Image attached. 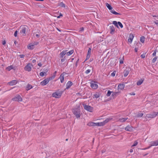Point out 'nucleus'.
Instances as JSON below:
<instances>
[{
    "label": "nucleus",
    "mask_w": 158,
    "mask_h": 158,
    "mask_svg": "<svg viewBox=\"0 0 158 158\" xmlns=\"http://www.w3.org/2000/svg\"><path fill=\"white\" fill-rule=\"evenodd\" d=\"M20 33L23 35H25L26 32L28 30V27L26 25L21 26L20 27Z\"/></svg>",
    "instance_id": "1"
},
{
    "label": "nucleus",
    "mask_w": 158,
    "mask_h": 158,
    "mask_svg": "<svg viewBox=\"0 0 158 158\" xmlns=\"http://www.w3.org/2000/svg\"><path fill=\"white\" fill-rule=\"evenodd\" d=\"M73 112L76 116V117L78 118L80 117V110L79 108H76L73 110Z\"/></svg>",
    "instance_id": "2"
},
{
    "label": "nucleus",
    "mask_w": 158,
    "mask_h": 158,
    "mask_svg": "<svg viewBox=\"0 0 158 158\" xmlns=\"http://www.w3.org/2000/svg\"><path fill=\"white\" fill-rule=\"evenodd\" d=\"M62 93L63 92L61 91H59V92H56L52 94V96L56 98H59L61 95Z\"/></svg>",
    "instance_id": "3"
},
{
    "label": "nucleus",
    "mask_w": 158,
    "mask_h": 158,
    "mask_svg": "<svg viewBox=\"0 0 158 158\" xmlns=\"http://www.w3.org/2000/svg\"><path fill=\"white\" fill-rule=\"evenodd\" d=\"M52 79V78L51 77H49V78L45 79L40 82V84L43 86L47 84L49 81Z\"/></svg>",
    "instance_id": "4"
},
{
    "label": "nucleus",
    "mask_w": 158,
    "mask_h": 158,
    "mask_svg": "<svg viewBox=\"0 0 158 158\" xmlns=\"http://www.w3.org/2000/svg\"><path fill=\"white\" fill-rule=\"evenodd\" d=\"M156 116V112H153L151 114H147L146 115V117L148 118H153Z\"/></svg>",
    "instance_id": "5"
},
{
    "label": "nucleus",
    "mask_w": 158,
    "mask_h": 158,
    "mask_svg": "<svg viewBox=\"0 0 158 158\" xmlns=\"http://www.w3.org/2000/svg\"><path fill=\"white\" fill-rule=\"evenodd\" d=\"M12 100L15 101H22V98L19 95L16 96L15 98H13Z\"/></svg>",
    "instance_id": "6"
},
{
    "label": "nucleus",
    "mask_w": 158,
    "mask_h": 158,
    "mask_svg": "<svg viewBox=\"0 0 158 158\" xmlns=\"http://www.w3.org/2000/svg\"><path fill=\"white\" fill-rule=\"evenodd\" d=\"M32 65L31 64H28L24 67V69L28 72L31 71V66Z\"/></svg>",
    "instance_id": "7"
},
{
    "label": "nucleus",
    "mask_w": 158,
    "mask_h": 158,
    "mask_svg": "<svg viewBox=\"0 0 158 158\" xmlns=\"http://www.w3.org/2000/svg\"><path fill=\"white\" fill-rule=\"evenodd\" d=\"M84 108L88 111L92 112L93 108L90 106L85 105L84 106Z\"/></svg>",
    "instance_id": "8"
},
{
    "label": "nucleus",
    "mask_w": 158,
    "mask_h": 158,
    "mask_svg": "<svg viewBox=\"0 0 158 158\" xmlns=\"http://www.w3.org/2000/svg\"><path fill=\"white\" fill-rule=\"evenodd\" d=\"M130 70V69L129 68H127L126 69L124 70L123 73L124 77H126L128 75Z\"/></svg>",
    "instance_id": "9"
},
{
    "label": "nucleus",
    "mask_w": 158,
    "mask_h": 158,
    "mask_svg": "<svg viewBox=\"0 0 158 158\" xmlns=\"http://www.w3.org/2000/svg\"><path fill=\"white\" fill-rule=\"evenodd\" d=\"M110 33L111 34H113L114 33L115 31V28L114 26L113 25L110 26Z\"/></svg>",
    "instance_id": "10"
},
{
    "label": "nucleus",
    "mask_w": 158,
    "mask_h": 158,
    "mask_svg": "<svg viewBox=\"0 0 158 158\" xmlns=\"http://www.w3.org/2000/svg\"><path fill=\"white\" fill-rule=\"evenodd\" d=\"M132 128V126L128 125L126 127L125 130L127 131L131 132L133 130Z\"/></svg>",
    "instance_id": "11"
},
{
    "label": "nucleus",
    "mask_w": 158,
    "mask_h": 158,
    "mask_svg": "<svg viewBox=\"0 0 158 158\" xmlns=\"http://www.w3.org/2000/svg\"><path fill=\"white\" fill-rule=\"evenodd\" d=\"M73 85V83L70 81H68L66 84V89H69L70 87Z\"/></svg>",
    "instance_id": "12"
},
{
    "label": "nucleus",
    "mask_w": 158,
    "mask_h": 158,
    "mask_svg": "<svg viewBox=\"0 0 158 158\" xmlns=\"http://www.w3.org/2000/svg\"><path fill=\"white\" fill-rule=\"evenodd\" d=\"M133 38L134 36L133 34H130L129 35V38L128 40V41L129 43H131L132 41Z\"/></svg>",
    "instance_id": "13"
},
{
    "label": "nucleus",
    "mask_w": 158,
    "mask_h": 158,
    "mask_svg": "<svg viewBox=\"0 0 158 158\" xmlns=\"http://www.w3.org/2000/svg\"><path fill=\"white\" fill-rule=\"evenodd\" d=\"M64 73L66 74L65 72H63V73H62L60 75V82L62 83L63 82L64 79Z\"/></svg>",
    "instance_id": "14"
},
{
    "label": "nucleus",
    "mask_w": 158,
    "mask_h": 158,
    "mask_svg": "<svg viewBox=\"0 0 158 158\" xmlns=\"http://www.w3.org/2000/svg\"><path fill=\"white\" fill-rule=\"evenodd\" d=\"M17 81L16 80H13L8 83L10 85H16L17 83Z\"/></svg>",
    "instance_id": "15"
},
{
    "label": "nucleus",
    "mask_w": 158,
    "mask_h": 158,
    "mask_svg": "<svg viewBox=\"0 0 158 158\" xmlns=\"http://www.w3.org/2000/svg\"><path fill=\"white\" fill-rule=\"evenodd\" d=\"M90 86L92 88L94 89H96L98 87V85L94 83H91Z\"/></svg>",
    "instance_id": "16"
},
{
    "label": "nucleus",
    "mask_w": 158,
    "mask_h": 158,
    "mask_svg": "<svg viewBox=\"0 0 158 158\" xmlns=\"http://www.w3.org/2000/svg\"><path fill=\"white\" fill-rule=\"evenodd\" d=\"M124 85L123 84H119L118 86V89H120L121 90H122L124 89Z\"/></svg>",
    "instance_id": "17"
},
{
    "label": "nucleus",
    "mask_w": 158,
    "mask_h": 158,
    "mask_svg": "<svg viewBox=\"0 0 158 158\" xmlns=\"http://www.w3.org/2000/svg\"><path fill=\"white\" fill-rule=\"evenodd\" d=\"M143 79H140L137 82V85H141L143 81Z\"/></svg>",
    "instance_id": "18"
},
{
    "label": "nucleus",
    "mask_w": 158,
    "mask_h": 158,
    "mask_svg": "<svg viewBox=\"0 0 158 158\" xmlns=\"http://www.w3.org/2000/svg\"><path fill=\"white\" fill-rule=\"evenodd\" d=\"M67 51H63L62 52H61L60 54V57L61 58H63L64 56L66 54V52Z\"/></svg>",
    "instance_id": "19"
},
{
    "label": "nucleus",
    "mask_w": 158,
    "mask_h": 158,
    "mask_svg": "<svg viewBox=\"0 0 158 158\" xmlns=\"http://www.w3.org/2000/svg\"><path fill=\"white\" fill-rule=\"evenodd\" d=\"M110 10V12L112 13V14H114V15H120V14L119 13H118V12H116V11H114V9H111V10Z\"/></svg>",
    "instance_id": "20"
},
{
    "label": "nucleus",
    "mask_w": 158,
    "mask_h": 158,
    "mask_svg": "<svg viewBox=\"0 0 158 158\" xmlns=\"http://www.w3.org/2000/svg\"><path fill=\"white\" fill-rule=\"evenodd\" d=\"M128 118H122L119 119V121L121 122H125L127 119H128Z\"/></svg>",
    "instance_id": "21"
},
{
    "label": "nucleus",
    "mask_w": 158,
    "mask_h": 158,
    "mask_svg": "<svg viewBox=\"0 0 158 158\" xmlns=\"http://www.w3.org/2000/svg\"><path fill=\"white\" fill-rule=\"evenodd\" d=\"M106 6L107 8L110 10H111L113 9L111 6L108 3H106Z\"/></svg>",
    "instance_id": "22"
},
{
    "label": "nucleus",
    "mask_w": 158,
    "mask_h": 158,
    "mask_svg": "<svg viewBox=\"0 0 158 158\" xmlns=\"http://www.w3.org/2000/svg\"><path fill=\"white\" fill-rule=\"evenodd\" d=\"M73 50H71L70 51H69V52H66V54L68 56H69L71 55L73 53Z\"/></svg>",
    "instance_id": "23"
},
{
    "label": "nucleus",
    "mask_w": 158,
    "mask_h": 158,
    "mask_svg": "<svg viewBox=\"0 0 158 158\" xmlns=\"http://www.w3.org/2000/svg\"><path fill=\"white\" fill-rule=\"evenodd\" d=\"M113 24H114L117 28H119L118 23L116 21H113Z\"/></svg>",
    "instance_id": "24"
},
{
    "label": "nucleus",
    "mask_w": 158,
    "mask_h": 158,
    "mask_svg": "<svg viewBox=\"0 0 158 158\" xmlns=\"http://www.w3.org/2000/svg\"><path fill=\"white\" fill-rule=\"evenodd\" d=\"M40 75L41 77H44L45 75H46V72H41L40 73Z\"/></svg>",
    "instance_id": "25"
},
{
    "label": "nucleus",
    "mask_w": 158,
    "mask_h": 158,
    "mask_svg": "<svg viewBox=\"0 0 158 158\" xmlns=\"http://www.w3.org/2000/svg\"><path fill=\"white\" fill-rule=\"evenodd\" d=\"M34 45L32 44L28 46V48L30 49H33L34 48Z\"/></svg>",
    "instance_id": "26"
},
{
    "label": "nucleus",
    "mask_w": 158,
    "mask_h": 158,
    "mask_svg": "<svg viewBox=\"0 0 158 158\" xmlns=\"http://www.w3.org/2000/svg\"><path fill=\"white\" fill-rule=\"evenodd\" d=\"M32 88V87L31 85L29 84L27 85V90H29Z\"/></svg>",
    "instance_id": "27"
},
{
    "label": "nucleus",
    "mask_w": 158,
    "mask_h": 158,
    "mask_svg": "<svg viewBox=\"0 0 158 158\" xmlns=\"http://www.w3.org/2000/svg\"><path fill=\"white\" fill-rule=\"evenodd\" d=\"M140 41L142 43H143L145 41L144 37V36H142L141 37L140 39Z\"/></svg>",
    "instance_id": "28"
},
{
    "label": "nucleus",
    "mask_w": 158,
    "mask_h": 158,
    "mask_svg": "<svg viewBox=\"0 0 158 158\" xmlns=\"http://www.w3.org/2000/svg\"><path fill=\"white\" fill-rule=\"evenodd\" d=\"M143 114L142 113H139L135 116L138 118L142 117L143 116Z\"/></svg>",
    "instance_id": "29"
},
{
    "label": "nucleus",
    "mask_w": 158,
    "mask_h": 158,
    "mask_svg": "<svg viewBox=\"0 0 158 158\" xmlns=\"http://www.w3.org/2000/svg\"><path fill=\"white\" fill-rule=\"evenodd\" d=\"M112 96H116L117 95H118V92H112Z\"/></svg>",
    "instance_id": "30"
},
{
    "label": "nucleus",
    "mask_w": 158,
    "mask_h": 158,
    "mask_svg": "<svg viewBox=\"0 0 158 158\" xmlns=\"http://www.w3.org/2000/svg\"><path fill=\"white\" fill-rule=\"evenodd\" d=\"M58 6H60L63 7H65V4L62 2H61L58 4Z\"/></svg>",
    "instance_id": "31"
},
{
    "label": "nucleus",
    "mask_w": 158,
    "mask_h": 158,
    "mask_svg": "<svg viewBox=\"0 0 158 158\" xmlns=\"http://www.w3.org/2000/svg\"><path fill=\"white\" fill-rule=\"evenodd\" d=\"M150 145H151V146H156V144H155V143L154 141H151V142H150Z\"/></svg>",
    "instance_id": "32"
},
{
    "label": "nucleus",
    "mask_w": 158,
    "mask_h": 158,
    "mask_svg": "<svg viewBox=\"0 0 158 158\" xmlns=\"http://www.w3.org/2000/svg\"><path fill=\"white\" fill-rule=\"evenodd\" d=\"M112 91H111L110 90H108L107 92V93L106 94V96L108 97H109L110 96L111 93H112Z\"/></svg>",
    "instance_id": "33"
},
{
    "label": "nucleus",
    "mask_w": 158,
    "mask_h": 158,
    "mask_svg": "<svg viewBox=\"0 0 158 158\" xmlns=\"http://www.w3.org/2000/svg\"><path fill=\"white\" fill-rule=\"evenodd\" d=\"M95 124V123H94L91 122V123H89L88 124V125L89 126H94Z\"/></svg>",
    "instance_id": "34"
},
{
    "label": "nucleus",
    "mask_w": 158,
    "mask_h": 158,
    "mask_svg": "<svg viewBox=\"0 0 158 158\" xmlns=\"http://www.w3.org/2000/svg\"><path fill=\"white\" fill-rule=\"evenodd\" d=\"M157 56H156L155 57H154V58L152 59V63H154L156 62V59H157Z\"/></svg>",
    "instance_id": "35"
},
{
    "label": "nucleus",
    "mask_w": 158,
    "mask_h": 158,
    "mask_svg": "<svg viewBox=\"0 0 158 158\" xmlns=\"http://www.w3.org/2000/svg\"><path fill=\"white\" fill-rule=\"evenodd\" d=\"M94 98H98L100 97V95L98 94H95L94 95Z\"/></svg>",
    "instance_id": "36"
},
{
    "label": "nucleus",
    "mask_w": 158,
    "mask_h": 158,
    "mask_svg": "<svg viewBox=\"0 0 158 158\" xmlns=\"http://www.w3.org/2000/svg\"><path fill=\"white\" fill-rule=\"evenodd\" d=\"M118 25H119V26H120V27L121 28H122L123 27V25L120 22H118Z\"/></svg>",
    "instance_id": "37"
},
{
    "label": "nucleus",
    "mask_w": 158,
    "mask_h": 158,
    "mask_svg": "<svg viewBox=\"0 0 158 158\" xmlns=\"http://www.w3.org/2000/svg\"><path fill=\"white\" fill-rule=\"evenodd\" d=\"M110 120H111V119L108 118H106L105 119V120H104V121H105V123H108V122H109Z\"/></svg>",
    "instance_id": "38"
},
{
    "label": "nucleus",
    "mask_w": 158,
    "mask_h": 158,
    "mask_svg": "<svg viewBox=\"0 0 158 158\" xmlns=\"http://www.w3.org/2000/svg\"><path fill=\"white\" fill-rule=\"evenodd\" d=\"M138 144V142L135 141L134 142L132 146V147H134L136 146Z\"/></svg>",
    "instance_id": "39"
},
{
    "label": "nucleus",
    "mask_w": 158,
    "mask_h": 158,
    "mask_svg": "<svg viewBox=\"0 0 158 158\" xmlns=\"http://www.w3.org/2000/svg\"><path fill=\"white\" fill-rule=\"evenodd\" d=\"M90 55L87 54L85 60H88L90 57Z\"/></svg>",
    "instance_id": "40"
},
{
    "label": "nucleus",
    "mask_w": 158,
    "mask_h": 158,
    "mask_svg": "<svg viewBox=\"0 0 158 158\" xmlns=\"http://www.w3.org/2000/svg\"><path fill=\"white\" fill-rule=\"evenodd\" d=\"M91 51V48H89L88 49V53L87 54H89L90 55Z\"/></svg>",
    "instance_id": "41"
},
{
    "label": "nucleus",
    "mask_w": 158,
    "mask_h": 158,
    "mask_svg": "<svg viewBox=\"0 0 158 158\" xmlns=\"http://www.w3.org/2000/svg\"><path fill=\"white\" fill-rule=\"evenodd\" d=\"M100 123L101 125V126H104L105 124H106V123H105L104 121L102 122H100Z\"/></svg>",
    "instance_id": "42"
},
{
    "label": "nucleus",
    "mask_w": 158,
    "mask_h": 158,
    "mask_svg": "<svg viewBox=\"0 0 158 158\" xmlns=\"http://www.w3.org/2000/svg\"><path fill=\"white\" fill-rule=\"evenodd\" d=\"M146 54V53H143L141 54V58H144L145 57V55Z\"/></svg>",
    "instance_id": "43"
},
{
    "label": "nucleus",
    "mask_w": 158,
    "mask_h": 158,
    "mask_svg": "<svg viewBox=\"0 0 158 158\" xmlns=\"http://www.w3.org/2000/svg\"><path fill=\"white\" fill-rule=\"evenodd\" d=\"M90 71H91V70L90 69H87L85 71V73L87 74H88L90 72Z\"/></svg>",
    "instance_id": "44"
},
{
    "label": "nucleus",
    "mask_w": 158,
    "mask_h": 158,
    "mask_svg": "<svg viewBox=\"0 0 158 158\" xmlns=\"http://www.w3.org/2000/svg\"><path fill=\"white\" fill-rule=\"evenodd\" d=\"M116 72L114 71L111 73V76L112 77H114L115 75Z\"/></svg>",
    "instance_id": "45"
},
{
    "label": "nucleus",
    "mask_w": 158,
    "mask_h": 158,
    "mask_svg": "<svg viewBox=\"0 0 158 158\" xmlns=\"http://www.w3.org/2000/svg\"><path fill=\"white\" fill-rule=\"evenodd\" d=\"M94 126H101L100 123H95Z\"/></svg>",
    "instance_id": "46"
},
{
    "label": "nucleus",
    "mask_w": 158,
    "mask_h": 158,
    "mask_svg": "<svg viewBox=\"0 0 158 158\" xmlns=\"http://www.w3.org/2000/svg\"><path fill=\"white\" fill-rule=\"evenodd\" d=\"M7 68L9 71H10L12 69V67L11 66H10L8 67Z\"/></svg>",
    "instance_id": "47"
},
{
    "label": "nucleus",
    "mask_w": 158,
    "mask_h": 158,
    "mask_svg": "<svg viewBox=\"0 0 158 158\" xmlns=\"http://www.w3.org/2000/svg\"><path fill=\"white\" fill-rule=\"evenodd\" d=\"M119 62H120V64H122L123 63V59H121L120 60H119Z\"/></svg>",
    "instance_id": "48"
},
{
    "label": "nucleus",
    "mask_w": 158,
    "mask_h": 158,
    "mask_svg": "<svg viewBox=\"0 0 158 158\" xmlns=\"http://www.w3.org/2000/svg\"><path fill=\"white\" fill-rule=\"evenodd\" d=\"M156 50L152 54L153 56H155L156 55Z\"/></svg>",
    "instance_id": "49"
},
{
    "label": "nucleus",
    "mask_w": 158,
    "mask_h": 158,
    "mask_svg": "<svg viewBox=\"0 0 158 158\" xmlns=\"http://www.w3.org/2000/svg\"><path fill=\"white\" fill-rule=\"evenodd\" d=\"M18 33V31H16L14 33V35L15 37H16L17 36V34Z\"/></svg>",
    "instance_id": "50"
},
{
    "label": "nucleus",
    "mask_w": 158,
    "mask_h": 158,
    "mask_svg": "<svg viewBox=\"0 0 158 158\" xmlns=\"http://www.w3.org/2000/svg\"><path fill=\"white\" fill-rule=\"evenodd\" d=\"M21 58H23L24 57L25 55H19Z\"/></svg>",
    "instance_id": "51"
},
{
    "label": "nucleus",
    "mask_w": 158,
    "mask_h": 158,
    "mask_svg": "<svg viewBox=\"0 0 158 158\" xmlns=\"http://www.w3.org/2000/svg\"><path fill=\"white\" fill-rule=\"evenodd\" d=\"M154 142L155 144H156V146L157 145H158V140H156L155 141H154Z\"/></svg>",
    "instance_id": "52"
},
{
    "label": "nucleus",
    "mask_w": 158,
    "mask_h": 158,
    "mask_svg": "<svg viewBox=\"0 0 158 158\" xmlns=\"http://www.w3.org/2000/svg\"><path fill=\"white\" fill-rule=\"evenodd\" d=\"M2 43L3 45H5L6 44V42L5 40H4L2 42Z\"/></svg>",
    "instance_id": "53"
},
{
    "label": "nucleus",
    "mask_w": 158,
    "mask_h": 158,
    "mask_svg": "<svg viewBox=\"0 0 158 158\" xmlns=\"http://www.w3.org/2000/svg\"><path fill=\"white\" fill-rule=\"evenodd\" d=\"M129 94L131 95H135V93H134V92L131 93Z\"/></svg>",
    "instance_id": "54"
},
{
    "label": "nucleus",
    "mask_w": 158,
    "mask_h": 158,
    "mask_svg": "<svg viewBox=\"0 0 158 158\" xmlns=\"http://www.w3.org/2000/svg\"><path fill=\"white\" fill-rule=\"evenodd\" d=\"M84 28L83 27H82L81 28H80V31H84Z\"/></svg>",
    "instance_id": "55"
},
{
    "label": "nucleus",
    "mask_w": 158,
    "mask_h": 158,
    "mask_svg": "<svg viewBox=\"0 0 158 158\" xmlns=\"http://www.w3.org/2000/svg\"><path fill=\"white\" fill-rule=\"evenodd\" d=\"M38 43H39L38 42H35L33 43V45H37L38 44Z\"/></svg>",
    "instance_id": "56"
},
{
    "label": "nucleus",
    "mask_w": 158,
    "mask_h": 158,
    "mask_svg": "<svg viewBox=\"0 0 158 158\" xmlns=\"http://www.w3.org/2000/svg\"><path fill=\"white\" fill-rule=\"evenodd\" d=\"M154 23L158 26V20L156 21Z\"/></svg>",
    "instance_id": "57"
},
{
    "label": "nucleus",
    "mask_w": 158,
    "mask_h": 158,
    "mask_svg": "<svg viewBox=\"0 0 158 158\" xmlns=\"http://www.w3.org/2000/svg\"><path fill=\"white\" fill-rule=\"evenodd\" d=\"M62 16V15L61 14H60V15L59 16H58V17H57V18H60V17L61 16Z\"/></svg>",
    "instance_id": "58"
},
{
    "label": "nucleus",
    "mask_w": 158,
    "mask_h": 158,
    "mask_svg": "<svg viewBox=\"0 0 158 158\" xmlns=\"http://www.w3.org/2000/svg\"><path fill=\"white\" fill-rule=\"evenodd\" d=\"M79 60L78 59L77 60V61L76 62V66L77 67V63L79 61Z\"/></svg>",
    "instance_id": "59"
},
{
    "label": "nucleus",
    "mask_w": 158,
    "mask_h": 158,
    "mask_svg": "<svg viewBox=\"0 0 158 158\" xmlns=\"http://www.w3.org/2000/svg\"><path fill=\"white\" fill-rule=\"evenodd\" d=\"M56 73H57L56 71H55L54 73V76H53V78H54L55 77V76H56Z\"/></svg>",
    "instance_id": "60"
},
{
    "label": "nucleus",
    "mask_w": 158,
    "mask_h": 158,
    "mask_svg": "<svg viewBox=\"0 0 158 158\" xmlns=\"http://www.w3.org/2000/svg\"><path fill=\"white\" fill-rule=\"evenodd\" d=\"M38 65L40 67H41L42 66V64L41 63H39L38 64Z\"/></svg>",
    "instance_id": "61"
},
{
    "label": "nucleus",
    "mask_w": 158,
    "mask_h": 158,
    "mask_svg": "<svg viewBox=\"0 0 158 158\" xmlns=\"http://www.w3.org/2000/svg\"><path fill=\"white\" fill-rule=\"evenodd\" d=\"M65 60V59L64 58H63L61 60V61L62 62H64Z\"/></svg>",
    "instance_id": "62"
},
{
    "label": "nucleus",
    "mask_w": 158,
    "mask_h": 158,
    "mask_svg": "<svg viewBox=\"0 0 158 158\" xmlns=\"http://www.w3.org/2000/svg\"><path fill=\"white\" fill-rule=\"evenodd\" d=\"M36 36L37 38H39L40 36V35L39 34H37L36 35Z\"/></svg>",
    "instance_id": "63"
},
{
    "label": "nucleus",
    "mask_w": 158,
    "mask_h": 158,
    "mask_svg": "<svg viewBox=\"0 0 158 158\" xmlns=\"http://www.w3.org/2000/svg\"><path fill=\"white\" fill-rule=\"evenodd\" d=\"M35 62H36V60H35L34 59V60H32V63H35Z\"/></svg>",
    "instance_id": "64"
}]
</instances>
